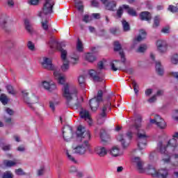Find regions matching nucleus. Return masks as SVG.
Listing matches in <instances>:
<instances>
[{"mask_svg": "<svg viewBox=\"0 0 178 178\" xmlns=\"http://www.w3.org/2000/svg\"><path fill=\"white\" fill-rule=\"evenodd\" d=\"M38 102V97L35 96V95H33L32 97H30L29 100H28V105L29 106V108H31V109H34V108H33V104H37Z\"/></svg>", "mask_w": 178, "mask_h": 178, "instance_id": "nucleus-27", "label": "nucleus"}, {"mask_svg": "<svg viewBox=\"0 0 178 178\" xmlns=\"http://www.w3.org/2000/svg\"><path fill=\"white\" fill-rule=\"evenodd\" d=\"M6 88L8 94H11L12 95H15V94H16V92H15V90L13 89V86L11 85H8Z\"/></svg>", "mask_w": 178, "mask_h": 178, "instance_id": "nucleus-44", "label": "nucleus"}, {"mask_svg": "<svg viewBox=\"0 0 178 178\" xmlns=\"http://www.w3.org/2000/svg\"><path fill=\"white\" fill-rule=\"evenodd\" d=\"M0 102L3 105H8V102H9V99L8 98V96L5 94H1L0 96Z\"/></svg>", "mask_w": 178, "mask_h": 178, "instance_id": "nucleus-34", "label": "nucleus"}, {"mask_svg": "<svg viewBox=\"0 0 178 178\" xmlns=\"http://www.w3.org/2000/svg\"><path fill=\"white\" fill-rule=\"evenodd\" d=\"M79 170H77V168L74 167V166H72L70 168V173H77Z\"/></svg>", "mask_w": 178, "mask_h": 178, "instance_id": "nucleus-62", "label": "nucleus"}, {"mask_svg": "<svg viewBox=\"0 0 178 178\" xmlns=\"http://www.w3.org/2000/svg\"><path fill=\"white\" fill-rule=\"evenodd\" d=\"M153 91H154V89L152 88L146 89L145 91V94L146 97H149L152 94Z\"/></svg>", "mask_w": 178, "mask_h": 178, "instance_id": "nucleus-57", "label": "nucleus"}, {"mask_svg": "<svg viewBox=\"0 0 178 178\" xmlns=\"http://www.w3.org/2000/svg\"><path fill=\"white\" fill-rule=\"evenodd\" d=\"M124 9H127V13L130 15V16H137V12L130 7L128 5H122Z\"/></svg>", "mask_w": 178, "mask_h": 178, "instance_id": "nucleus-30", "label": "nucleus"}, {"mask_svg": "<svg viewBox=\"0 0 178 178\" xmlns=\"http://www.w3.org/2000/svg\"><path fill=\"white\" fill-rule=\"evenodd\" d=\"M132 136L133 134L131 131H129L124 136L122 134L119 135L117 137V140L121 143L122 148H127L130 144V140H131Z\"/></svg>", "mask_w": 178, "mask_h": 178, "instance_id": "nucleus-8", "label": "nucleus"}, {"mask_svg": "<svg viewBox=\"0 0 178 178\" xmlns=\"http://www.w3.org/2000/svg\"><path fill=\"white\" fill-rule=\"evenodd\" d=\"M132 162L135 165L137 170L139 173H144L145 168H144V161L139 156H134L132 158Z\"/></svg>", "mask_w": 178, "mask_h": 178, "instance_id": "nucleus-12", "label": "nucleus"}, {"mask_svg": "<svg viewBox=\"0 0 178 178\" xmlns=\"http://www.w3.org/2000/svg\"><path fill=\"white\" fill-rule=\"evenodd\" d=\"M3 165L7 168H12V166H16L17 163L16 161H10V160H4Z\"/></svg>", "mask_w": 178, "mask_h": 178, "instance_id": "nucleus-32", "label": "nucleus"}, {"mask_svg": "<svg viewBox=\"0 0 178 178\" xmlns=\"http://www.w3.org/2000/svg\"><path fill=\"white\" fill-rule=\"evenodd\" d=\"M161 22V17L159 16H156L154 19V24L152 25L153 29H158L159 27V23Z\"/></svg>", "mask_w": 178, "mask_h": 178, "instance_id": "nucleus-36", "label": "nucleus"}, {"mask_svg": "<svg viewBox=\"0 0 178 178\" xmlns=\"http://www.w3.org/2000/svg\"><path fill=\"white\" fill-rule=\"evenodd\" d=\"M76 177L77 178H83L84 177V172H83V171H77L76 172Z\"/></svg>", "mask_w": 178, "mask_h": 178, "instance_id": "nucleus-59", "label": "nucleus"}, {"mask_svg": "<svg viewBox=\"0 0 178 178\" xmlns=\"http://www.w3.org/2000/svg\"><path fill=\"white\" fill-rule=\"evenodd\" d=\"M49 45L51 48H56V49H60L61 47H65V44L63 43H59L57 42L55 37L51 36L49 41Z\"/></svg>", "mask_w": 178, "mask_h": 178, "instance_id": "nucleus-18", "label": "nucleus"}, {"mask_svg": "<svg viewBox=\"0 0 178 178\" xmlns=\"http://www.w3.org/2000/svg\"><path fill=\"white\" fill-rule=\"evenodd\" d=\"M75 6L79 12H83L84 9V6H83V3L79 0L75 1Z\"/></svg>", "mask_w": 178, "mask_h": 178, "instance_id": "nucleus-38", "label": "nucleus"}, {"mask_svg": "<svg viewBox=\"0 0 178 178\" xmlns=\"http://www.w3.org/2000/svg\"><path fill=\"white\" fill-rule=\"evenodd\" d=\"M145 37H147V32L144 30L140 31L139 35L135 38V41H138V42H141L143 40H145Z\"/></svg>", "mask_w": 178, "mask_h": 178, "instance_id": "nucleus-29", "label": "nucleus"}, {"mask_svg": "<svg viewBox=\"0 0 178 178\" xmlns=\"http://www.w3.org/2000/svg\"><path fill=\"white\" fill-rule=\"evenodd\" d=\"M78 82L81 86H84V83H86V78L84 77V76H82V75L79 76L78 77Z\"/></svg>", "mask_w": 178, "mask_h": 178, "instance_id": "nucleus-45", "label": "nucleus"}, {"mask_svg": "<svg viewBox=\"0 0 178 178\" xmlns=\"http://www.w3.org/2000/svg\"><path fill=\"white\" fill-rule=\"evenodd\" d=\"M147 173H148V175H151L153 177L166 178L168 176V170L161 169L156 171L155 168H154L152 165H149L147 168Z\"/></svg>", "mask_w": 178, "mask_h": 178, "instance_id": "nucleus-6", "label": "nucleus"}, {"mask_svg": "<svg viewBox=\"0 0 178 178\" xmlns=\"http://www.w3.org/2000/svg\"><path fill=\"white\" fill-rule=\"evenodd\" d=\"M63 136L64 141L69 143L73 140V129L69 125H65L63 128Z\"/></svg>", "mask_w": 178, "mask_h": 178, "instance_id": "nucleus-9", "label": "nucleus"}, {"mask_svg": "<svg viewBox=\"0 0 178 178\" xmlns=\"http://www.w3.org/2000/svg\"><path fill=\"white\" fill-rule=\"evenodd\" d=\"M22 94L24 96V102L27 104L29 102V100L30 99L29 98V92H27V91H22Z\"/></svg>", "mask_w": 178, "mask_h": 178, "instance_id": "nucleus-53", "label": "nucleus"}, {"mask_svg": "<svg viewBox=\"0 0 178 178\" xmlns=\"http://www.w3.org/2000/svg\"><path fill=\"white\" fill-rule=\"evenodd\" d=\"M25 29L29 33V34H33L34 33V30L33 29V25L29 19H25L24 21Z\"/></svg>", "mask_w": 178, "mask_h": 178, "instance_id": "nucleus-25", "label": "nucleus"}, {"mask_svg": "<svg viewBox=\"0 0 178 178\" xmlns=\"http://www.w3.org/2000/svg\"><path fill=\"white\" fill-rule=\"evenodd\" d=\"M110 154L112 156H120V149L118 146H114L110 150Z\"/></svg>", "mask_w": 178, "mask_h": 178, "instance_id": "nucleus-26", "label": "nucleus"}, {"mask_svg": "<svg viewBox=\"0 0 178 178\" xmlns=\"http://www.w3.org/2000/svg\"><path fill=\"white\" fill-rule=\"evenodd\" d=\"M83 22H84L85 23H88L90 22H91L92 19H91V17H90V15H85L83 16Z\"/></svg>", "mask_w": 178, "mask_h": 178, "instance_id": "nucleus-54", "label": "nucleus"}, {"mask_svg": "<svg viewBox=\"0 0 178 178\" xmlns=\"http://www.w3.org/2000/svg\"><path fill=\"white\" fill-rule=\"evenodd\" d=\"M150 123L156 124L159 129H166V122L159 115H156L154 119H150Z\"/></svg>", "mask_w": 178, "mask_h": 178, "instance_id": "nucleus-13", "label": "nucleus"}, {"mask_svg": "<svg viewBox=\"0 0 178 178\" xmlns=\"http://www.w3.org/2000/svg\"><path fill=\"white\" fill-rule=\"evenodd\" d=\"M156 102V96H155V95H154L152 97H150L148 100L147 102H149V104H154V102Z\"/></svg>", "mask_w": 178, "mask_h": 178, "instance_id": "nucleus-58", "label": "nucleus"}, {"mask_svg": "<svg viewBox=\"0 0 178 178\" xmlns=\"http://www.w3.org/2000/svg\"><path fill=\"white\" fill-rule=\"evenodd\" d=\"M80 115L82 119L87 120L89 124H91V117H90V112L87 110H81L80 112Z\"/></svg>", "mask_w": 178, "mask_h": 178, "instance_id": "nucleus-22", "label": "nucleus"}, {"mask_svg": "<svg viewBox=\"0 0 178 178\" xmlns=\"http://www.w3.org/2000/svg\"><path fill=\"white\" fill-rule=\"evenodd\" d=\"M104 69V63L99 61L97 63V70H89V75L92 78L93 81H102V78H101L102 70Z\"/></svg>", "mask_w": 178, "mask_h": 178, "instance_id": "nucleus-5", "label": "nucleus"}, {"mask_svg": "<svg viewBox=\"0 0 178 178\" xmlns=\"http://www.w3.org/2000/svg\"><path fill=\"white\" fill-rule=\"evenodd\" d=\"M96 154L99 155V156H105L106 154H108V152H106V149L103 147H98L96 149Z\"/></svg>", "mask_w": 178, "mask_h": 178, "instance_id": "nucleus-28", "label": "nucleus"}, {"mask_svg": "<svg viewBox=\"0 0 178 178\" xmlns=\"http://www.w3.org/2000/svg\"><path fill=\"white\" fill-rule=\"evenodd\" d=\"M111 102H108L106 104H104L103 107L101 109L102 112L100 113V115L99 116V118L97 119L98 124H102L105 122V120L103 118L106 117V111H108V109H109V111H111Z\"/></svg>", "mask_w": 178, "mask_h": 178, "instance_id": "nucleus-11", "label": "nucleus"}, {"mask_svg": "<svg viewBox=\"0 0 178 178\" xmlns=\"http://www.w3.org/2000/svg\"><path fill=\"white\" fill-rule=\"evenodd\" d=\"M100 138L103 144H106L109 141V135L106 134L105 129H101Z\"/></svg>", "mask_w": 178, "mask_h": 178, "instance_id": "nucleus-23", "label": "nucleus"}, {"mask_svg": "<svg viewBox=\"0 0 178 178\" xmlns=\"http://www.w3.org/2000/svg\"><path fill=\"white\" fill-rule=\"evenodd\" d=\"M111 69L113 72H118V70H120L122 67H120V60H115L110 63Z\"/></svg>", "mask_w": 178, "mask_h": 178, "instance_id": "nucleus-21", "label": "nucleus"}, {"mask_svg": "<svg viewBox=\"0 0 178 178\" xmlns=\"http://www.w3.org/2000/svg\"><path fill=\"white\" fill-rule=\"evenodd\" d=\"M10 145H5L2 147L3 151H10Z\"/></svg>", "mask_w": 178, "mask_h": 178, "instance_id": "nucleus-63", "label": "nucleus"}, {"mask_svg": "<svg viewBox=\"0 0 178 178\" xmlns=\"http://www.w3.org/2000/svg\"><path fill=\"white\" fill-rule=\"evenodd\" d=\"M103 5H105L107 10H115L116 8V1H110L109 0H101Z\"/></svg>", "mask_w": 178, "mask_h": 178, "instance_id": "nucleus-17", "label": "nucleus"}, {"mask_svg": "<svg viewBox=\"0 0 178 178\" xmlns=\"http://www.w3.org/2000/svg\"><path fill=\"white\" fill-rule=\"evenodd\" d=\"M5 111L10 116L15 114V111H13V110L10 109V108H6Z\"/></svg>", "mask_w": 178, "mask_h": 178, "instance_id": "nucleus-61", "label": "nucleus"}, {"mask_svg": "<svg viewBox=\"0 0 178 178\" xmlns=\"http://www.w3.org/2000/svg\"><path fill=\"white\" fill-rule=\"evenodd\" d=\"M147 45H145V44H142V45H140L139 47H138V50H137V52H140V53H143V52H145V51H147Z\"/></svg>", "mask_w": 178, "mask_h": 178, "instance_id": "nucleus-48", "label": "nucleus"}, {"mask_svg": "<svg viewBox=\"0 0 178 178\" xmlns=\"http://www.w3.org/2000/svg\"><path fill=\"white\" fill-rule=\"evenodd\" d=\"M119 54L121 58V63H126V57H124V52L123 51H120Z\"/></svg>", "mask_w": 178, "mask_h": 178, "instance_id": "nucleus-52", "label": "nucleus"}, {"mask_svg": "<svg viewBox=\"0 0 178 178\" xmlns=\"http://www.w3.org/2000/svg\"><path fill=\"white\" fill-rule=\"evenodd\" d=\"M123 6L120 7L118 10H117V16L118 17L120 18L122 17V15H123Z\"/></svg>", "mask_w": 178, "mask_h": 178, "instance_id": "nucleus-55", "label": "nucleus"}, {"mask_svg": "<svg viewBox=\"0 0 178 178\" xmlns=\"http://www.w3.org/2000/svg\"><path fill=\"white\" fill-rule=\"evenodd\" d=\"M139 17L142 21L150 22L152 19V15L148 11H143L140 13Z\"/></svg>", "mask_w": 178, "mask_h": 178, "instance_id": "nucleus-19", "label": "nucleus"}, {"mask_svg": "<svg viewBox=\"0 0 178 178\" xmlns=\"http://www.w3.org/2000/svg\"><path fill=\"white\" fill-rule=\"evenodd\" d=\"M156 72L159 76H162L163 73H165L163 66H162V64L160 63V61L156 62Z\"/></svg>", "mask_w": 178, "mask_h": 178, "instance_id": "nucleus-24", "label": "nucleus"}, {"mask_svg": "<svg viewBox=\"0 0 178 178\" xmlns=\"http://www.w3.org/2000/svg\"><path fill=\"white\" fill-rule=\"evenodd\" d=\"M114 51H123L122 50V44L118 41L114 42Z\"/></svg>", "mask_w": 178, "mask_h": 178, "instance_id": "nucleus-43", "label": "nucleus"}, {"mask_svg": "<svg viewBox=\"0 0 178 178\" xmlns=\"http://www.w3.org/2000/svg\"><path fill=\"white\" fill-rule=\"evenodd\" d=\"M102 90H99L97 92V97H95L90 100V106L93 112H95L97 109H98V107L99 106V102L102 101Z\"/></svg>", "mask_w": 178, "mask_h": 178, "instance_id": "nucleus-7", "label": "nucleus"}, {"mask_svg": "<svg viewBox=\"0 0 178 178\" xmlns=\"http://www.w3.org/2000/svg\"><path fill=\"white\" fill-rule=\"evenodd\" d=\"M66 155L71 162H73V163H77V160L74 158V156H73V155L69 154L68 151L66 152Z\"/></svg>", "mask_w": 178, "mask_h": 178, "instance_id": "nucleus-42", "label": "nucleus"}, {"mask_svg": "<svg viewBox=\"0 0 178 178\" xmlns=\"http://www.w3.org/2000/svg\"><path fill=\"white\" fill-rule=\"evenodd\" d=\"M45 172V168L41 167L39 170H38L37 175L38 176H42Z\"/></svg>", "mask_w": 178, "mask_h": 178, "instance_id": "nucleus-56", "label": "nucleus"}, {"mask_svg": "<svg viewBox=\"0 0 178 178\" xmlns=\"http://www.w3.org/2000/svg\"><path fill=\"white\" fill-rule=\"evenodd\" d=\"M122 24L124 31H130V24L126 19H122Z\"/></svg>", "mask_w": 178, "mask_h": 178, "instance_id": "nucleus-35", "label": "nucleus"}, {"mask_svg": "<svg viewBox=\"0 0 178 178\" xmlns=\"http://www.w3.org/2000/svg\"><path fill=\"white\" fill-rule=\"evenodd\" d=\"M131 84L134 87V91L135 94L137 95V94H138V84L135 80H132Z\"/></svg>", "mask_w": 178, "mask_h": 178, "instance_id": "nucleus-41", "label": "nucleus"}, {"mask_svg": "<svg viewBox=\"0 0 178 178\" xmlns=\"http://www.w3.org/2000/svg\"><path fill=\"white\" fill-rule=\"evenodd\" d=\"M86 59L88 62H94L95 60H97V58L95 57V56H94V54L91 53H88L86 54Z\"/></svg>", "mask_w": 178, "mask_h": 178, "instance_id": "nucleus-37", "label": "nucleus"}, {"mask_svg": "<svg viewBox=\"0 0 178 178\" xmlns=\"http://www.w3.org/2000/svg\"><path fill=\"white\" fill-rule=\"evenodd\" d=\"M42 66L44 69H47V70H54L56 71L58 68L52 65V60L51 58H48L47 57L43 58V61L42 62Z\"/></svg>", "mask_w": 178, "mask_h": 178, "instance_id": "nucleus-14", "label": "nucleus"}, {"mask_svg": "<svg viewBox=\"0 0 178 178\" xmlns=\"http://www.w3.org/2000/svg\"><path fill=\"white\" fill-rule=\"evenodd\" d=\"M42 87L44 90L49 91L50 92L56 90V85L52 83H49L48 81H43L42 82Z\"/></svg>", "mask_w": 178, "mask_h": 178, "instance_id": "nucleus-20", "label": "nucleus"}, {"mask_svg": "<svg viewBox=\"0 0 178 178\" xmlns=\"http://www.w3.org/2000/svg\"><path fill=\"white\" fill-rule=\"evenodd\" d=\"M76 137L77 140H81L83 143L77 146H72L74 154L84 155L87 150L90 151V143L88 142L91 140V134H90V131L86 130V127L80 125L76 131Z\"/></svg>", "mask_w": 178, "mask_h": 178, "instance_id": "nucleus-1", "label": "nucleus"}, {"mask_svg": "<svg viewBox=\"0 0 178 178\" xmlns=\"http://www.w3.org/2000/svg\"><path fill=\"white\" fill-rule=\"evenodd\" d=\"M141 117L138 116L136 120H135V124L133 125L130 129L133 130L135 129L138 131V147L139 149H144L145 147H147V139L148 138V136L145 134V131L143 129H140L141 127Z\"/></svg>", "mask_w": 178, "mask_h": 178, "instance_id": "nucleus-3", "label": "nucleus"}, {"mask_svg": "<svg viewBox=\"0 0 178 178\" xmlns=\"http://www.w3.org/2000/svg\"><path fill=\"white\" fill-rule=\"evenodd\" d=\"M55 5V2L52 0H45V2L43 5L42 10H40L38 16L41 17V19H47V16L53 13L54 10H52Z\"/></svg>", "mask_w": 178, "mask_h": 178, "instance_id": "nucleus-4", "label": "nucleus"}, {"mask_svg": "<svg viewBox=\"0 0 178 178\" xmlns=\"http://www.w3.org/2000/svg\"><path fill=\"white\" fill-rule=\"evenodd\" d=\"M171 63L173 65H177V63H178V56H177V54H175L174 56H172V57L171 58Z\"/></svg>", "mask_w": 178, "mask_h": 178, "instance_id": "nucleus-51", "label": "nucleus"}, {"mask_svg": "<svg viewBox=\"0 0 178 178\" xmlns=\"http://www.w3.org/2000/svg\"><path fill=\"white\" fill-rule=\"evenodd\" d=\"M62 61H63V65H61V70L63 72H67L69 70V67H70L69 60H62Z\"/></svg>", "mask_w": 178, "mask_h": 178, "instance_id": "nucleus-31", "label": "nucleus"}, {"mask_svg": "<svg viewBox=\"0 0 178 178\" xmlns=\"http://www.w3.org/2000/svg\"><path fill=\"white\" fill-rule=\"evenodd\" d=\"M54 76L55 79L57 80L58 84H65V82L66 81V76L59 73L58 69L56 71H54Z\"/></svg>", "mask_w": 178, "mask_h": 178, "instance_id": "nucleus-16", "label": "nucleus"}, {"mask_svg": "<svg viewBox=\"0 0 178 178\" xmlns=\"http://www.w3.org/2000/svg\"><path fill=\"white\" fill-rule=\"evenodd\" d=\"M83 49L84 47H83V42H81V40H80V39L78 38V41L76 43V50L78 51V52H83Z\"/></svg>", "mask_w": 178, "mask_h": 178, "instance_id": "nucleus-39", "label": "nucleus"}, {"mask_svg": "<svg viewBox=\"0 0 178 178\" xmlns=\"http://www.w3.org/2000/svg\"><path fill=\"white\" fill-rule=\"evenodd\" d=\"M63 95L67 99L68 106H72L74 109L80 108V102L77 97V89H70L69 84L66 83L63 87Z\"/></svg>", "mask_w": 178, "mask_h": 178, "instance_id": "nucleus-2", "label": "nucleus"}, {"mask_svg": "<svg viewBox=\"0 0 178 178\" xmlns=\"http://www.w3.org/2000/svg\"><path fill=\"white\" fill-rule=\"evenodd\" d=\"M17 151H19V152H24V151H26V148L24 146L21 145L17 148Z\"/></svg>", "mask_w": 178, "mask_h": 178, "instance_id": "nucleus-64", "label": "nucleus"}, {"mask_svg": "<svg viewBox=\"0 0 178 178\" xmlns=\"http://www.w3.org/2000/svg\"><path fill=\"white\" fill-rule=\"evenodd\" d=\"M58 51H60L61 52V59L62 60H67V51L66 50H65L63 48L60 47V49H58Z\"/></svg>", "mask_w": 178, "mask_h": 178, "instance_id": "nucleus-33", "label": "nucleus"}, {"mask_svg": "<svg viewBox=\"0 0 178 178\" xmlns=\"http://www.w3.org/2000/svg\"><path fill=\"white\" fill-rule=\"evenodd\" d=\"M2 178H13V174L10 171L3 172Z\"/></svg>", "mask_w": 178, "mask_h": 178, "instance_id": "nucleus-47", "label": "nucleus"}, {"mask_svg": "<svg viewBox=\"0 0 178 178\" xmlns=\"http://www.w3.org/2000/svg\"><path fill=\"white\" fill-rule=\"evenodd\" d=\"M27 47L30 51H35V46L34 45V43L31 41H29L27 44Z\"/></svg>", "mask_w": 178, "mask_h": 178, "instance_id": "nucleus-50", "label": "nucleus"}, {"mask_svg": "<svg viewBox=\"0 0 178 178\" xmlns=\"http://www.w3.org/2000/svg\"><path fill=\"white\" fill-rule=\"evenodd\" d=\"M38 2H40V0H29L28 1V3H29V5H38Z\"/></svg>", "mask_w": 178, "mask_h": 178, "instance_id": "nucleus-60", "label": "nucleus"}, {"mask_svg": "<svg viewBox=\"0 0 178 178\" xmlns=\"http://www.w3.org/2000/svg\"><path fill=\"white\" fill-rule=\"evenodd\" d=\"M15 175L17 176H26V172L22 168H18L15 170Z\"/></svg>", "mask_w": 178, "mask_h": 178, "instance_id": "nucleus-46", "label": "nucleus"}, {"mask_svg": "<svg viewBox=\"0 0 178 178\" xmlns=\"http://www.w3.org/2000/svg\"><path fill=\"white\" fill-rule=\"evenodd\" d=\"M168 9L172 13H176L177 12H178V3L176 4V6L170 5Z\"/></svg>", "mask_w": 178, "mask_h": 178, "instance_id": "nucleus-40", "label": "nucleus"}, {"mask_svg": "<svg viewBox=\"0 0 178 178\" xmlns=\"http://www.w3.org/2000/svg\"><path fill=\"white\" fill-rule=\"evenodd\" d=\"M42 27L45 31H48V20L41 22Z\"/></svg>", "mask_w": 178, "mask_h": 178, "instance_id": "nucleus-49", "label": "nucleus"}, {"mask_svg": "<svg viewBox=\"0 0 178 178\" xmlns=\"http://www.w3.org/2000/svg\"><path fill=\"white\" fill-rule=\"evenodd\" d=\"M0 26L6 33H10L12 31L9 26V17L6 14H1L0 15Z\"/></svg>", "mask_w": 178, "mask_h": 178, "instance_id": "nucleus-10", "label": "nucleus"}, {"mask_svg": "<svg viewBox=\"0 0 178 178\" xmlns=\"http://www.w3.org/2000/svg\"><path fill=\"white\" fill-rule=\"evenodd\" d=\"M157 51L160 54H165L168 51V43L163 40H159L156 42Z\"/></svg>", "mask_w": 178, "mask_h": 178, "instance_id": "nucleus-15", "label": "nucleus"}]
</instances>
